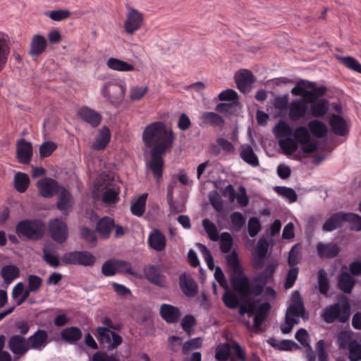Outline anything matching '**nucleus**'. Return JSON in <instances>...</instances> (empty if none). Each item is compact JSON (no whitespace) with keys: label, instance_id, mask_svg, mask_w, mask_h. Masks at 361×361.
I'll return each instance as SVG.
<instances>
[{"label":"nucleus","instance_id":"1","mask_svg":"<svg viewBox=\"0 0 361 361\" xmlns=\"http://www.w3.org/2000/svg\"><path fill=\"white\" fill-rule=\"evenodd\" d=\"M226 264L233 271L230 279L231 285L234 291L239 295L247 297L250 295L259 296L267 283L272 279L277 267L276 263L267 265L263 271L259 272L250 281L244 273L240 264L238 253L233 250L226 256Z\"/></svg>","mask_w":361,"mask_h":361},{"label":"nucleus","instance_id":"2","mask_svg":"<svg viewBox=\"0 0 361 361\" xmlns=\"http://www.w3.org/2000/svg\"><path fill=\"white\" fill-rule=\"evenodd\" d=\"M173 130L161 121L147 125L142 132V141L150 152H166L170 150L174 141Z\"/></svg>","mask_w":361,"mask_h":361},{"label":"nucleus","instance_id":"3","mask_svg":"<svg viewBox=\"0 0 361 361\" xmlns=\"http://www.w3.org/2000/svg\"><path fill=\"white\" fill-rule=\"evenodd\" d=\"M350 315V305L347 298H341L338 302L326 306L322 314L323 320L327 324L338 321L346 322Z\"/></svg>","mask_w":361,"mask_h":361},{"label":"nucleus","instance_id":"4","mask_svg":"<svg viewBox=\"0 0 361 361\" xmlns=\"http://www.w3.org/2000/svg\"><path fill=\"white\" fill-rule=\"evenodd\" d=\"M273 132L279 140V147L286 155H291L297 151L298 145L292 138V128L286 121L280 120L275 125Z\"/></svg>","mask_w":361,"mask_h":361},{"label":"nucleus","instance_id":"5","mask_svg":"<svg viewBox=\"0 0 361 361\" xmlns=\"http://www.w3.org/2000/svg\"><path fill=\"white\" fill-rule=\"evenodd\" d=\"M45 228L44 224L40 220H23L16 225V232L20 237L39 240L43 236Z\"/></svg>","mask_w":361,"mask_h":361},{"label":"nucleus","instance_id":"6","mask_svg":"<svg viewBox=\"0 0 361 361\" xmlns=\"http://www.w3.org/2000/svg\"><path fill=\"white\" fill-rule=\"evenodd\" d=\"M126 91V83L123 80H111L104 83L101 88V94L112 104H119L123 99Z\"/></svg>","mask_w":361,"mask_h":361},{"label":"nucleus","instance_id":"7","mask_svg":"<svg viewBox=\"0 0 361 361\" xmlns=\"http://www.w3.org/2000/svg\"><path fill=\"white\" fill-rule=\"evenodd\" d=\"M62 261L68 264L92 267L96 262V257L88 251H73L65 253Z\"/></svg>","mask_w":361,"mask_h":361},{"label":"nucleus","instance_id":"8","mask_svg":"<svg viewBox=\"0 0 361 361\" xmlns=\"http://www.w3.org/2000/svg\"><path fill=\"white\" fill-rule=\"evenodd\" d=\"M98 341L104 348L113 350L122 343V338L116 332L106 328L99 326L97 329Z\"/></svg>","mask_w":361,"mask_h":361},{"label":"nucleus","instance_id":"9","mask_svg":"<svg viewBox=\"0 0 361 361\" xmlns=\"http://www.w3.org/2000/svg\"><path fill=\"white\" fill-rule=\"evenodd\" d=\"M144 23V14L139 10L129 7L126 13L123 27L128 35H133L140 30Z\"/></svg>","mask_w":361,"mask_h":361},{"label":"nucleus","instance_id":"10","mask_svg":"<svg viewBox=\"0 0 361 361\" xmlns=\"http://www.w3.org/2000/svg\"><path fill=\"white\" fill-rule=\"evenodd\" d=\"M27 338L18 334L11 336L8 340V348L13 354V361H16L24 356L28 351Z\"/></svg>","mask_w":361,"mask_h":361},{"label":"nucleus","instance_id":"11","mask_svg":"<svg viewBox=\"0 0 361 361\" xmlns=\"http://www.w3.org/2000/svg\"><path fill=\"white\" fill-rule=\"evenodd\" d=\"M286 317L297 321L298 323L300 322V317L304 320L308 319V313L305 312L303 302L298 291L293 293V301L287 309Z\"/></svg>","mask_w":361,"mask_h":361},{"label":"nucleus","instance_id":"12","mask_svg":"<svg viewBox=\"0 0 361 361\" xmlns=\"http://www.w3.org/2000/svg\"><path fill=\"white\" fill-rule=\"evenodd\" d=\"M164 152H150L151 159L146 162V170L151 172L157 182H159L163 175L164 159L162 154Z\"/></svg>","mask_w":361,"mask_h":361},{"label":"nucleus","instance_id":"13","mask_svg":"<svg viewBox=\"0 0 361 361\" xmlns=\"http://www.w3.org/2000/svg\"><path fill=\"white\" fill-rule=\"evenodd\" d=\"M49 233L53 240L59 243L65 242L68 235L66 223L59 219H55L50 221Z\"/></svg>","mask_w":361,"mask_h":361},{"label":"nucleus","instance_id":"14","mask_svg":"<svg viewBox=\"0 0 361 361\" xmlns=\"http://www.w3.org/2000/svg\"><path fill=\"white\" fill-rule=\"evenodd\" d=\"M308 101L305 99H293L288 106V116L291 121H296L303 118L308 109Z\"/></svg>","mask_w":361,"mask_h":361},{"label":"nucleus","instance_id":"15","mask_svg":"<svg viewBox=\"0 0 361 361\" xmlns=\"http://www.w3.org/2000/svg\"><path fill=\"white\" fill-rule=\"evenodd\" d=\"M37 186L40 195L46 198L59 194L61 188H63L59 185L55 180L50 178H44L39 180L37 182Z\"/></svg>","mask_w":361,"mask_h":361},{"label":"nucleus","instance_id":"16","mask_svg":"<svg viewBox=\"0 0 361 361\" xmlns=\"http://www.w3.org/2000/svg\"><path fill=\"white\" fill-rule=\"evenodd\" d=\"M33 154L32 145L23 138L16 142V158L20 164H29Z\"/></svg>","mask_w":361,"mask_h":361},{"label":"nucleus","instance_id":"17","mask_svg":"<svg viewBox=\"0 0 361 361\" xmlns=\"http://www.w3.org/2000/svg\"><path fill=\"white\" fill-rule=\"evenodd\" d=\"M30 350H42L49 343L48 333L44 329H37L27 338Z\"/></svg>","mask_w":361,"mask_h":361},{"label":"nucleus","instance_id":"18","mask_svg":"<svg viewBox=\"0 0 361 361\" xmlns=\"http://www.w3.org/2000/svg\"><path fill=\"white\" fill-rule=\"evenodd\" d=\"M316 252L319 258L333 259L338 255L341 247L335 243L319 242L316 245Z\"/></svg>","mask_w":361,"mask_h":361},{"label":"nucleus","instance_id":"19","mask_svg":"<svg viewBox=\"0 0 361 361\" xmlns=\"http://www.w3.org/2000/svg\"><path fill=\"white\" fill-rule=\"evenodd\" d=\"M235 81L238 89L241 92L245 93L250 90L251 85L254 82V77L251 71L243 69L235 74Z\"/></svg>","mask_w":361,"mask_h":361},{"label":"nucleus","instance_id":"20","mask_svg":"<svg viewBox=\"0 0 361 361\" xmlns=\"http://www.w3.org/2000/svg\"><path fill=\"white\" fill-rule=\"evenodd\" d=\"M268 248L269 244L267 241L265 239L260 238L257 243L255 249L252 252L253 262L257 268H262Z\"/></svg>","mask_w":361,"mask_h":361},{"label":"nucleus","instance_id":"21","mask_svg":"<svg viewBox=\"0 0 361 361\" xmlns=\"http://www.w3.org/2000/svg\"><path fill=\"white\" fill-rule=\"evenodd\" d=\"M78 114L82 121L87 123L93 128L97 127L100 124L102 118L99 113L87 106L80 108Z\"/></svg>","mask_w":361,"mask_h":361},{"label":"nucleus","instance_id":"22","mask_svg":"<svg viewBox=\"0 0 361 361\" xmlns=\"http://www.w3.org/2000/svg\"><path fill=\"white\" fill-rule=\"evenodd\" d=\"M145 278L152 283L161 288L166 286V278L161 275L158 267L149 265L144 269Z\"/></svg>","mask_w":361,"mask_h":361},{"label":"nucleus","instance_id":"23","mask_svg":"<svg viewBox=\"0 0 361 361\" xmlns=\"http://www.w3.org/2000/svg\"><path fill=\"white\" fill-rule=\"evenodd\" d=\"M328 123L331 130L336 135L345 136L348 133L346 121L339 115L331 114Z\"/></svg>","mask_w":361,"mask_h":361},{"label":"nucleus","instance_id":"24","mask_svg":"<svg viewBox=\"0 0 361 361\" xmlns=\"http://www.w3.org/2000/svg\"><path fill=\"white\" fill-rule=\"evenodd\" d=\"M160 315L169 324L178 322L180 316V310L169 304H162L160 307Z\"/></svg>","mask_w":361,"mask_h":361},{"label":"nucleus","instance_id":"25","mask_svg":"<svg viewBox=\"0 0 361 361\" xmlns=\"http://www.w3.org/2000/svg\"><path fill=\"white\" fill-rule=\"evenodd\" d=\"M148 243L150 247L157 252L165 250L166 240L164 233L157 228H154L149 235Z\"/></svg>","mask_w":361,"mask_h":361},{"label":"nucleus","instance_id":"26","mask_svg":"<svg viewBox=\"0 0 361 361\" xmlns=\"http://www.w3.org/2000/svg\"><path fill=\"white\" fill-rule=\"evenodd\" d=\"M179 285L184 295L188 297H193L197 292V286L195 281L188 274H183L180 276Z\"/></svg>","mask_w":361,"mask_h":361},{"label":"nucleus","instance_id":"27","mask_svg":"<svg viewBox=\"0 0 361 361\" xmlns=\"http://www.w3.org/2000/svg\"><path fill=\"white\" fill-rule=\"evenodd\" d=\"M240 157L244 162L252 167L259 166V162L257 156L255 154L252 147L248 144L241 145L239 149Z\"/></svg>","mask_w":361,"mask_h":361},{"label":"nucleus","instance_id":"28","mask_svg":"<svg viewBox=\"0 0 361 361\" xmlns=\"http://www.w3.org/2000/svg\"><path fill=\"white\" fill-rule=\"evenodd\" d=\"M43 259L51 267L56 268L59 266V259L56 255V246L53 243H47L43 249Z\"/></svg>","mask_w":361,"mask_h":361},{"label":"nucleus","instance_id":"29","mask_svg":"<svg viewBox=\"0 0 361 361\" xmlns=\"http://www.w3.org/2000/svg\"><path fill=\"white\" fill-rule=\"evenodd\" d=\"M308 103H311L310 111L312 116L316 118H321L325 116L329 109V102L324 98L308 102Z\"/></svg>","mask_w":361,"mask_h":361},{"label":"nucleus","instance_id":"30","mask_svg":"<svg viewBox=\"0 0 361 361\" xmlns=\"http://www.w3.org/2000/svg\"><path fill=\"white\" fill-rule=\"evenodd\" d=\"M61 338L69 344H75L82 337V333L77 326H70L63 329L61 331Z\"/></svg>","mask_w":361,"mask_h":361},{"label":"nucleus","instance_id":"31","mask_svg":"<svg viewBox=\"0 0 361 361\" xmlns=\"http://www.w3.org/2000/svg\"><path fill=\"white\" fill-rule=\"evenodd\" d=\"M114 226V220L109 216H104L97 222L96 230L102 238L106 239L110 236Z\"/></svg>","mask_w":361,"mask_h":361},{"label":"nucleus","instance_id":"32","mask_svg":"<svg viewBox=\"0 0 361 361\" xmlns=\"http://www.w3.org/2000/svg\"><path fill=\"white\" fill-rule=\"evenodd\" d=\"M59 194V197L57 202V208L62 212L63 214H67L72 208L73 202L72 195L64 188H61V191Z\"/></svg>","mask_w":361,"mask_h":361},{"label":"nucleus","instance_id":"33","mask_svg":"<svg viewBox=\"0 0 361 361\" xmlns=\"http://www.w3.org/2000/svg\"><path fill=\"white\" fill-rule=\"evenodd\" d=\"M10 54L8 37L3 32H0V73L7 64Z\"/></svg>","mask_w":361,"mask_h":361},{"label":"nucleus","instance_id":"34","mask_svg":"<svg viewBox=\"0 0 361 361\" xmlns=\"http://www.w3.org/2000/svg\"><path fill=\"white\" fill-rule=\"evenodd\" d=\"M200 126H202L210 125L223 127L224 124V120L222 116L213 111L203 112L200 116Z\"/></svg>","mask_w":361,"mask_h":361},{"label":"nucleus","instance_id":"35","mask_svg":"<svg viewBox=\"0 0 361 361\" xmlns=\"http://www.w3.org/2000/svg\"><path fill=\"white\" fill-rule=\"evenodd\" d=\"M344 222L343 212H336L327 219L322 226L324 232L333 231L342 226Z\"/></svg>","mask_w":361,"mask_h":361},{"label":"nucleus","instance_id":"36","mask_svg":"<svg viewBox=\"0 0 361 361\" xmlns=\"http://www.w3.org/2000/svg\"><path fill=\"white\" fill-rule=\"evenodd\" d=\"M47 45L44 37L40 35H34L30 43V54L32 56H39L45 50Z\"/></svg>","mask_w":361,"mask_h":361},{"label":"nucleus","instance_id":"37","mask_svg":"<svg viewBox=\"0 0 361 361\" xmlns=\"http://www.w3.org/2000/svg\"><path fill=\"white\" fill-rule=\"evenodd\" d=\"M106 66L109 69L120 72H129L135 70V67L132 64L114 57H111L106 61Z\"/></svg>","mask_w":361,"mask_h":361},{"label":"nucleus","instance_id":"38","mask_svg":"<svg viewBox=\"0 0 361 361\" xmlns=\"http://www.w3.org/2000/svg\"><path fill=\"white\" fill-rule=\"evenodd\" d=\"M111 138V133L109 128L103 126L93 144V148L97 150L104 149L109 144Z\"/></svg>","mask_w":361,"mask_h":361},{"label":"nucleus","instance_id":"39","mask_svg":"<svg viewBox=\"0 0 361 361\" xmlns=\"http://www.w3.org/2000/svg\"><path fill=\"white\" fill-rule=\"evenodd\" d=\"M308 128L313 136L317 138H323L328 133V129L324 123L314 119L308 123Z\"/></svg>","mask_w":361,"mask_h":361},{"label":"nucleus","instance_id":"40","mask_svg":"<svg viewBox=\"0 0 361 361\" xmlns=\"http://www.w3.org/2000/svg\"><path fill=\"white\" fill-rule=\"evenodd\" d=\"M355 285V279L351 277L349 273L342 272L338 280V286L340 290L345 293H350Z\"/></svg>","mask_w":361,"mask_h":361},{"label":"nucleus","instance_id":"41","mask_svg":"<svg viewBox=\"0 0 361 361\" xmlns=\"http://www.w3.org/2000/svg\"><path fill=\"white\" fill-rule=\"evenodd\" d=\"M147 194L141 195L135 202H132L130 211L132 214L136 216H141L145 211Z\"/></svg>","mask_w":361,"mask_h":361},{"label":"nucleus","instance_id":"42","mask_svg":"<svg viewBox=\"0 0 361 361\" xmlns=\"http://www.w3.org/2000/svg\"><path fill=\"white\" fill-rule=\"evenodd\" d=\"M202 227L208 238L214 242L219 241L220 235L216 224L209 219H204L202 222Z\"/></svg>","mask_w":361,"mask_h":361},{"label":"nucleus","instance_id":"43","mask_svg":"<svg viewBox=\"0 0 361 361\" xmlns=\"http://www.w3.org/2000/svg\"><path fill=\"white\" fill-rule=\"evenodd\" d=\"M30 184V178L27 174L18 172L14 177V186L16 190L23 193L25 192Z\"/></svg>","mask_w":361,"mask_h":361},{"label":"nucleus","instance_id":"44","mask_svg":"<svg viewBox=\"0 0 361 361\" xmlns=\"http://www.w3.org/2000/svg\"><path fill=\"white\" fill-rule=\"evenodd\" d=\"M1 275L6 283H11L13 280L19 277L20 271L14 265H6L2 268Z\"/></svg>","mask_w":361,"mask_h":361},{"label":"nucleus","instance_id":"45","mask_svg":"<svg viewBox=\"0 0 361 361\" xmlns=\"http://www.w3.org/2000/svg\"><path fill=\"white\" fill-rule=\"evenodd\" d=\"M119 190L106 187L102 192V200L107 204H114L118 201Z\"/></svg>","mask_w":361,"mask_h":361},{"label":"nucleus","instance_id":"46","mask_svg":"<svg viewBox=\"0 0 361 361\" xmlns=\"http://www.w3.org/2000/svg\"><path fill=\"white\" fill-rule=\"evenodd\" d=\"M344 222L351 224L350 229L355 231H361V216L355 213L343 212Z\"/></svg>","mask_w":361,"mask_h":361},{"label":"nucleus","instance_id":"47","mask_svg":"<svg viewBox=\"0 0 361 361\" xmlns=\"http://www.w3.org/2000/svg\"><path fill=\"white\" fill-rule=\"evenodd\" d=\"M307 87L310 89L307 97L308 102L318 100V97L324 95L326 92V88L325 87H315L311 82H307Z\"/></svg>","mask_w":361,"mask_h":361},{"label":"nucleus","instance_id":"48","mask_svg":"<svg viewBox=\"0 0 361 361\" xmlns=\"http://www.w3.org/2000/svg\"><path fill=\"white\" fill-rule=\"evenodd\" d=\"M294 141L298 144L307 142L310 140V135L308 129L305 126H300L295 129L293 132Z\"/></svg>","mask_w":361,"mask_h":361},{"label":"nucleus","instance_id":"49","mask_svg":"<svg viewBox=\"0 0 361 361\" xmlns=\"http://www.w3.org/2000/svg\"><path fill=\"white\" fill-rule=\"evenodd\" d=\"M220 250L223 253H228L233 246V238L228 232H223L219 236Z\"/></svg>","mask_w":361,"mask_h":361},{"label":"nucleus","instance_id":"50","mask_svg":"<svg viewBox=\"0 0 361 361\" xmlns=\"http://www.w3.org/2000/svg\"><path fill=\"white\" fill-rule=\"evenodd\" d=\"M274 190L279 195L285 197L290 202H294L298 199V195L293 188L285 186H276Z\"/></svg>","mask_w":361,"mask_h":361},{"label":"nucleus","instance_id":"51","mask_svg":"<svg viewBox=\"0 0 361 361\" xmlns=\"http://www.w3.org/2000/svg\"><path fill=\"white\" fill-rule=\"evenodd\" d=\"M231 356V348L228 343L217 345L215 350V358L219 361H227Z\"/></svg>","mask_w":361,"mask_h":361},{"label":"nucleus","instance_id":"52","mask_svg":"<svg viewBox=\"0 0 361 361\" xmlns=\"http://www.w3.org/2000/svg\"><path fill=\"white\" fill-rule=\"evenodd\" d=\"M339 61L348 68L361 74V63L352 56H341Z\"/></svg>","mask_w":361,"mask_h":361},{"label":"nucleus","instance_id":"53","mask_svg":"<svg viewBox=\"0 0 361 361\" xmlns=\"http://www.w3.org/2000/svg\"><path fill=\"white\" fill-rule=\"evenodd\" d=\"M300 250V245L297 243L290 250L288 258V263L290 267H293L300 262L302 256Z\"/></svg>","mask_w":361,"mask_h":361},{"label":"nucleus","instance_id":"54","mask_svg":"<svg viewBox=\"0 0 361 361\" xmlns=\"http://www.w3.org/2000/svg\"><path fill=\"white\" fill-rule=\"evenodd\" d=\"M348 359L350 361L361 360V344L357 341H353L349 344Z\"/></svg>","mask_w":361,"mask_h":361},{"label":"nucleus","instance_id":"55","mask_svg":"<svg viewBox=\"0 0 361 361\" xmlns=\"http://www.w3.org/2000/svg\"><path fill=\"white\" fill-rule=\"evenodd\" d=\"M226 291L223 295V301L225 305L230 309H235L239 305V300L236 294L226 288Z\"/></svg>","mask_w":361,"mask_h":361},{"label":"nucleus","instance_id":"56","mask_svg":"<svg viewBox=\"0 0 361 361\" xmlns=\"http://www.w3.org/2000/svg\"><path fill=\"white\" fill-rule=\"evenodd\" d=\"M197 246L199 247L200 252L204 258V260L207 263L208 268L210 270H214L215 268L214 258L209 250L207 247L202 243H198Z\"/></svg>","mask_w":361,"mask_h":361},{"label":"nucleus","instance_id":"57","mask_svg":"<svg viewBox=\"0 0 361 361\" xmlns=\"http://www.w3.org/2000/svg\"><path fill=\"white\" fill-rule=\"evenodd\" d=\"M230 218L233 229L235 231H240L245 224L243 214L239 212H234L231 214Z\"/></svg>","mask_w":361,"mask_h":361},{"label":"nucleus","instance_id":"58","mask_svg":"<svg viewBox=\"0 0 361 361\" xmlns=\"http://www.w3.org/2000/svg\"><path fill=\"white\" fill-rule=\"evenodd\" d=\"M118 272L116 259L106 260L102 267V273L106 276H111Z\"/></svg>","mask_w":361,"mask_h":361},{"label":"nucleus","instance_id":"59","mask_svg":"<svg viewBox=\"0 0 361 361\" xmlns=\"http://www.w3.org/2000/svg\"><path fill=\"white\" fill-rule=\"evenodd\" d=\"M318 285L320 293L326 295L329 290V285L327 274L324 269L318 271Z\"/></svg>","mask_w":361,"mask_h":361},{"label":"nucleus","instance_id":"60","mask_svg":"<svg viewBox=\"0 0 361 361\" xmlns=\"http://www.w3.org/2000/svg\"><path fill=\"white\" fill-rule=\"evenodd\" d=\"M42 279L37 275L30 274L27 276V288L29 290H32V292H37L42 284Z\"/></svg>","mask_w":361,"mask_h":361},{"label":"nucleus","instance_id":"61","mask_svg":"<svg viewBox=\"0 0 361 361\" xmlns=\"http://www.w3.org/2000/svg\"><path fill=\"white\" fill-rule=\"evenodd\" d=\"M317 357L319 361H329V355L326 351L325 341L320 339L316 343L315 346Z\"/></svg>","mask_w":361,"mask_h":361},{"label":"nucleus","instance_id":"62","mask_svg":"<svg viewBox=\"0 0 361 361\" xmlns=\"http://www.w3.org/2000/svg\"><path fill=\"white\" fill-rule=\"evenodd\" d=\"M261 229V225L257 217H250L247 223V231L252 238L256 236Z\"/></svg>","mask_w":361,"mask_h":361},{"label":"nucleus","instance_id":"63","mask_svg":"<svg viewBox=\"0 0 361 361\" xmlns=\"http://www.w3.org/2000/svg\"><path fill=\"white\" fill-rule=\"evenodd\" d=\"M57 148L55 142L47 141L44 142L39 147V154L42 157H49Z\"/></svg>","mask_w":361,"mask_h":361},{"label":"nucleus","instance_id":"64","mask_svg":"<svg viewBox=\"0 0 361 361\" xmlns=\"http://www.w3.org/2000/svg\"><path fill=\"white\" fill-rule=\"evenodd\" d=\"M90 361H120L117 355H108L106 353L98 351L95 353Z\"/></svg>","mask_w":361,"mask_h":361}]
</instances>
